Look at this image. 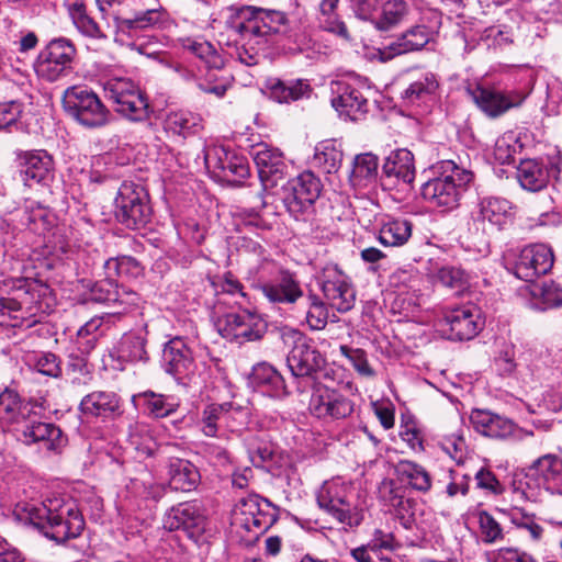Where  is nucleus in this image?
<instances>
[{
    "label": "nucleus",
    "mask_w": 562,
    "mask_h": 562,
    "mask_svg": "<svg viewBox=\"0 0 562 562\" xmlns=\"http://www.w3.org/2000/svg\"><path fill=\"white\" fill-rule=\"evenodd\" d=\"M248 454L251 463L260 468L272 458L273 448L267 441L251 439L248 441Z\"/></svg>",
    "instance_id": "nucleus-59"
},
{
    "label": "nucleus",
    "mask_w": 562,
    "mask_h": 562,
    "mask_svg": "<svg viewBox=\"0 0 562 562\" xmlns=\"http://www.w3.org/2000/svg\"><path fill=\"white\" fill-rule=\"evenodd\" d=\"M470 420L477 432L491 438H507L516 428L510 419L485 409H473Z\"/></svg>",
    "instance_id": "nucleus-31"
},
{
    "label": "nucleus",
    "mask_w": 562,
    "mask_h": 562,
    "mask_svg": "<svg viewBox=\"0 0 562 562\" xmlns=\"http://www.w3.org/2000/svg\"><path fill=\"white\" fill-rule=\"evenodd\" d=\"M537 294L542 299L546 308L562 306V286L557 282H543Z\"/></svg>",
    "instance_id": "nucleus-62"
},
{
    "label": "nucleus",
    "mask_w": 562,
    "mask_h": 562,
    "mask_svg": "<svg viewBox=\"0 0 562 562\" xmlns=\"http://www.w3.org/2000/svg\"><path fill=\"white\" fill-rule=\"evenodd\" d=\"M379 501L401 520L405 528H411L414 516V501L406 496V487L393 479H384L378 488Z\"/></svg>",
    "instance_id": "nucleus-21"
},
{
    "label": "nucleus",
    "mask_w": 562,
    "mask_h": 562,
    "mask_svg": "<svg viewBox=\"0 0 562 562\" xmlns=\"http://www.w3.org/2000/svg\"><path fill=\"white\" fill-rule=\"evenodd\" d=\"M215 326L223 338L239 345L261 339L267 330L262 317L248 310L226 313L217 318Z\"/></svg>",
    "instance_id": "nucleus-11"
},
{
    "label": "nucleus",
    "mask_w": 562,
    "mask_h": 562,
    "mask_svg": "<svg viewBox=\"0 0 562 562\" xmlns=\"http://www.w3.org/2000/svg\"><path fill=\"white\" fill-rule=\"evenodd\" d=\"M379 160L372 153L356 156L350 181L353 187H367L378 175Z\"/></svg>",
    "instance_id": "nucleus-45"
},
{
    "label": "nucleus",
    "mask_w": 562,
    "mask_h": 562,
    "mask_svg": "<svg viewBox=\"0 0 562 562\" xmlns=\"http://www.w3.org/2000/svg\"><path fill=\"white\" fill-rule=\"evenodd\" d=\"M490 562H537L530 554L515 548H501L493 553Z\"/></svg>",
    "instance_id": "nucleus-64"
},
{
    "label": "nucleus",
    "mask_w": 562,
    "mask_h": 562,
    "mask_svg": "<svg viewBox=\"0 0 562 562\" xmlns=\"http://www.w3.org/2000/svg\"><path fill=\"white\" fill-rule=\"evenodd\" d=\"M434 32L426 25H416L396 41L390 43L380 53L383 59L422 49L432 38Z\"/></svg>",
    "instance_id": "nucleus-32"
},
{
    "label": "nucleus",
    "mask_w": 562,
    "mask_h": 562,
    "mask_svg": "<svg viewBox=\"0 0 562 562\" xmlns=\"http://www.w3.org/2000/svg\"><path fill=\"white\" fill-rule=\"evenodd\" d=\"M269 90L270 97L280 103H290L308 98L312 92L311 85L305 79L289 81L276 79L270 82Z\"/></svg>",
    "instance_id": "nucleus-40"
},
{
    "label": "nucleus",
    "mask_w": 562,
    "mask_h": 562,
    "mask_svg": "<svg viewBox=\"0 0 562 562\" xmlns=\"http://www.w3.org/2000/svg\"><path fill=\"white\" fill-rule=\"evenodd\" d=\"M105 276L135 278L140 273V266L130 256L108 259L103 265Z\"/></svg>",
    "instance_id": "nucleus-51"
},
{
    "label": "nucleus",
    "mask_w": 562,
    "mask_h": 562,
    "mask_svg": "<svg viewBox=\"0 0 562 562\" xmlns=\"http://www.w3.org/2000/svg\"><path fill=\"white\" fill-rule=\"evenodd\" d=\"M435 280L443 286L461 292L468 286V276L457 267L443 266L435 273Z\"/></svg>",
    "instance_id": "nucleus-53"
},
{
    "label": "nucleus",
    "mask_w": 562,
    "mask_h": 562,
    "mask_svg": "<svg viewBox=\"0 0 562 562\" xmlns=\"http://www.w3.org/2000/svg\"><path fill=\"white\" fill-rule=\"evenodd\" d=\"M13 513L19 521L34 527L57 543L77 538L85 528L82 514L70 499L55 497L44 502H19Z\"/></svg>",
    "instance_id": "nucleus-1"
},
{
    "label": "nucleus",
    "mask_w": 562,
    "mask_h": 562,
    "mask_svg": "<svg viewBox=\"0 0 562 562\" xmlns=\"http://www.w3.org/2000/svg\"><path fill=\"white\" fill-rule=\"evenodd\" d=\"M443 321L449 326L450 337L457 340L474 338L482 328L479 310L467 304L451 308L445 313Z\"/></svg>",
    "instance_id": "nucleus-23"
},
{
    "label": "nucleus",
    "mask_w": 562,
    "mask_h": 562,
    "mask_svg": "<svg viewBox=\"0 0 562 562\" xmlns=\"http://www.w3.org/2000/svg\"><path fill=\"white\" fill-rule=\"evenodd\" d=\"M434 178L422 187V195L431 206L452 210L459 205L461 195L472 181L471 171L459 167L452 160L439 162L434 168Z\"/></svg>",
    "instance_id": "nucleus-2"
},
{
    "label": "nucleus",
    "mask_w": 562,
    "mask_h": 562,
    "mask_svg": "<svg viewBox=\"0 0 562 562\" xmlns=\"http://www.w3.org/2000/svg\"><path fill=\"white\" fill-rule=\"evenodd\" d=\"M120 408V398L114 392L94 391L82 397L80 414L87 419L112 418Z\"/></svg>",
    "instance_id": "nucleus-28"
},
{
    "label": "nucleus",
    "mask_w": 562,
    "mask_h": 562,
    "mask_svg": "<svg viewBox=\"0 0 562 562\" xmlns=\"http://www.w3.org/2000/svg\"><path fill=\"white\" fill-rule=\"evenodd\" d=\"M438 86L434 74L423 72L409 82L408 87L403 91L402 98L407 104L419 105L435 94Z\"/></svg>",
    "instance_id": "nucleus-41"
},
{
    "label": "nucleus",
    "mask_w": 562,
    "mask_h": 562,
    "mask_svg": "<svg viewBox=\"0 0 562 562\" xmlns=\"http://www.w3.org/2000/svg\"><path fill=\"white\" fill-rule=\"evenodd\" d=\"M162 359L166 371L178 380L188 378L194 371L192 351L180 337H175L165 345Z\"/></svg>",
    "instance_id": "nucleus-24"
},
{
    "label": "nucleus",
    "mask_w": 562,
    "mask_h": 562,
    "mask_svg": "<svg viewBox=\"0 0 562 562\" xmlns=\"http://www.w3.org/2000/svg\"><path fill=\"white\" fill-rule=\"evenodd\" d=\"M441 449L458 463L464 458L467 445L461 435L452 434L445 436L440 441Z\"/></svg>",
    "instance_id": "nucleus-61"
},
{
    "label": "nucleus",
    "mask_w": 562,
    "mask_h": 562,
    "mask_svg": "<svg viewBox=\"0 0 562 562\" xmlns=\"http://www.w3.org/2000/svg\"><path fill=\"white\" fill-rule=\"evenodd\" d=\"M288 19L281 11L263 10L256 8L254 22L250 23V33L252 34V49L255 45L265 46L271 34L280 33L285 29Z\"/></svg>",
    "instance_id": "nucleus-29"
},
{
    "label": "nucleus",
    "mask_w": 562,
    "mask_h": 562,
    "mask_svg": "<svg viewBox=\"0 0 562 562\" xmlns=\"http://www.w3.org/2000/svg\"><path fill=\"white\" fill-rule=\"evenodd\" d=\"M66 113L80 125L88 128L104 126L110 121V112L99 97L82 86H72L63 94Z\"/></svg>",
    "instance_id": "nucleus-4"
},
{
    "label": "nucleus",
    "mask_w": 562,
    "mask_h": 562,
    "mask_svg": "<svg viewBox=\"0 0 562 562\" xmlns=\"http://www.w3.org/2000/svg\"><path fill=\"white\" fill-rule=\"evenodd\" d=\"M250 383L271 396L285 394V384L282 375L267 362L258 363L252 368Z\"/></svg>",
    "instance_id": "nucleus-38"
},
{
    "label": "nucleus",
    "mask_w": 562,
    "mask_h": 562,
    "mask_svg": "<svg viewBox=\"0 0 562 562\" xmlns=\"http://www.w3.org/2000/svg\"><path fill=\"white\" fill-rule=\"evenodd\" d=\"M226 413V405H207L201 414V431L207 437H215L218 430V423L225 417Z\"/></svg>",
    "instance_id": "nucleus-52"
},
{
    "label": "nucleus",
    "mask_w": 562,
    "mask_h": 562,
    "mask_svg": "<svg viewBox=\"0 0 562 562\" xmlns=\"http://www.w3.org/2000/svg\"><path fill=\"white\" fill-rule=\"evenodd\" d=\"M408 11V4L404 0L383 1L374 24L381 31H389L400 24Z\"/></svg>",
    "instance_id": "nucleus-47"
},
{
    "label": "nucleus",
    "mask_w": 562,
    "mask_h": 562,
    "mask_svg": "<svg viewBox=\"0 0 562 562\" xmlns=\"http://www.w3.org/2000/svg\"><path fill=\"white\" fill-rule=\"evenodd\" d=\"M342 161V150L335 139L318 143L313 156V165L326 173L336 172Z\"/></svg>",
    "instance_id": "nucleus-43"
},
{
    "label": "nucleus",
    "mask_w": 562,
    "mask_h": 562,
    "mask_svg": "<svg viewBox=\"0 0 562 562\" xmlns=\"http://www.w3.org/2000/svg\"><path fill=\"white\" fill-rule=\"evenodd\" d=\"M167 473L168 485L172 491L189 493L194 491L201 482L198 468L184 459H171L167 467Z\"/></svg>",
    "instance_id": "nucleus-33"
},
{
    "label": "nucleus",
    "mask_w": 562,
    "mask_h": 562,
    "mask_svg": "<svg viewBox=\"0 0 562 562\" xmlns=\"http://www.w3.org/2000/svg\"><path fill=\"white\" fill-rule=\"evenodd\" d=\"M254 13L256 7H229L223 11L225 25L236 36V42L252 46L250 23L254 22Z\"/></svg>",
    "instance_id": "nucleus-34"
},
{
    "label": "nucleus",
    "mask_w": 562,
    "mask_h": 562,
    "mask_svg": "<svg viewBox=\"0 0 562 562\" xmlns=\"http://www.w3.org/2000/svg\"><path fill=\"white\" fill-rule=\"evenodd\" d=\"M383 172L405 184L412 183L416 175L414 155L405 148L393 151L383 165Z\"/></svg>",
    "instance_id": "nucleus-36"
},
{
    "label": "nucleus",
    "mask_w": 562,
    "mask_h": 562,
    "mask_svg": "<svg viewBox=\"0 0 562 562\" xmlns=\"http://www.w3.org/2000/svg\"><path fill=\"white\" fill-rule=\"evenodd\" d=\"M18 430L24 443H41L48 451L60 452L67 443V437L61 429L52 423L30 420L27 418Z\"/></svg>",
    "instance_id": "nucleus-22"
},
{
    "label": "nucleus",
    "mask_w": 562,
    "mask_h": 562,
    "mask_svg": "<svg viewBox=\"0 0 562 562\" xmlns=\"http://www.w3.org/2000/svg\"><path fill=\"white\" fill-rule=\"evenodd\" d=\"M98 9L106 13L109 9L128 2L133 8L130 14L116 16L119 27L122 30H146L164 27L169 22V13L160 5L158 0H95Z\"/></svg>",
    "instance_id": "nucleus-6"
},
{
    "label": "nucleus",
    "mask_w": 562,
    "mask_h": 562,
    "mask_svg": "<svg viewBox=\"0 0 562 562\" xmlns=\"http://www.w3.org/2000/svg\"><path fill=\"white\" fill-rule=\"evenodd\" d=\"M516 177L522 189L537 192L547 187L549 170L547 166L536 159H525L520 161Z\"/></svg>",
    "instance_id": "nucleus-37"
},
{
    "label": "nucleus",
    "mask_w": 562,
    "mask_h": 562,
    "mask_svg": "<svg viewBox=\"0 0 562 562\" xmlns=\"http://www.w3.org/2000/svg\"><path fill=\"white\" fill-rule=\"evenodd\" d=\"M333 108L351 121H358L368 112V99L351 82L347 80L333 81L330 85Z\"/></svg>",
    "instance_id": "nucleus-20"
},
{
    "label": "nucleus",
    "mask_w": 562,
    "mask_h": 562,
    "mask_svg": "<svg viewBox=\"0 0 562 562\" xmlns=\"http://www.w3.org/2000/svg\"><path fill=\"white\" fill-rule=\"evenodd\" d=\"M30 414V405L23 404L14 391L4 390L0 393V429L4 430L14 424L22 427Z\"/></svg>",
    "instance_id": "nucleus-35"
},
{
    "label": "nucleus",
    "mask_w": 562,
    "mask_h": 562,
    "mask_svg": "<svg viewBox=\"0 0 562 562\" xmlns=\"http://www.w3.org/2000/svg\"><path fill=\"white\" fill-rule=\"evenodd\" d=\"M260 289L272 303L292 304L303 295L299 282L286 270H281L274 280L265 282Z\"/></svg>",
    "instance_id": "nucleus-30"
},
{
    "label": "nucleus",
    "mask_w": 562,
    "mask_h": 562,
    "mask_svg": "<svg viewBox=\"0 0 562 562\" xmlns=\"http://www.w3.org/2000/svg\"><path fill=\"white\" fill-rule=\"evenodd\" d=\"M276 520L274 508L267 499L256 494L241 498L235 505L232 515L233 527L237 531H246L248 542L257 540Z\"/></svg>",
    "instance_id": "nucleus-3"
},
{
    "label": "nucleus",
    "mask_w": 562,
    "mask_h": 562,
    "mask_svg": "<svg viewBox=\"0 0 562 562\" xmlns=\"http://www.w3.org/2000/svg\"><path fill=\"white\" fill-rule=\"evenodd\" d=\"M319 284L327 303L338 312H348L356 300L349 278L337 266H326Z\"/></svg>",
    "instance_id": "nucleus-16"
},
{
    "label": "nucleus",
    "mask_w": 562,
    "mask_h": 562,
    "mask_svg": "<svg viewBox=\"0 0 562 562\" xmlns=\"http://www.w3.org/2000/svg\"><path fill=\"white\" fill-rule=\"evenodd\" d=\"M321 190V181L313 172H302L284 188L283 201L288 211L294 217H300L313 206Z\"/></svg>",
    "instance_id": "nucleus-14"
},
{
    "label": "nucleus",
    "mask_w": 562,
    "mask_h": 562,
    "mask_svg": "<svg viewBox=\"0 0 562 562\" xmlns=\"http://www.w3.org/2000/svg\"><path fill=\"white\" fill-rule=\"evenodd\" d=\"M313 392L308 409L313 416L324 420H342L355 412V402L336 389L321 383L311 386Z\"/></svg>",
    "instance_id": "nucleus-13"
},
{
    "label": "nucleus",
    "mask_w": 562,
    "mask_h": 562,
    "mask_svg": "<svg viewBox=\"0 0 562 562\" xmlns=\"http://www.w3.org/2000/svg\"><path fill=\"white\" fill-rule=\"evenodd\" d=\"M251 156L258 169V176L265 191L273 189L284 179L286 165L283 154L266 143L251 148Z\"/></svg>",
    "instance_id": "nucleus-18"
},
{
    "label": "nucleus",
    "mask_w": 562,
    "mask_h": 562,
    "mask_svg": "<svg viewBox=\"0 0 562 562\" xmlns=\"http://www.w3.org/2000/svg\"><path fill=\"white\" fill-rule=\"evenodd\" d=\"M164 528L170 531L183 530L195 542L206 528V518L198 502H184L171 507L164 516Z\"/></svg>",
    "instance_id": "nucleus-15"
},
{
    "label": "nucleus",
    "mask_w": 562,
    "mask_h": 562,
    "mask_svg": "<svg viewBox=\"0 0 562 562\" xmlns=\"http://www.w3.org/2000/svg\"><path fill=\"white\" fill-rule=\"evenodd\" d=\"M232 155V151L226 150L222 146H211L204 150V162L209 170L214 172L222 171L225 169V165L228 162V159Z\"/></svg>",
    "instance_id": "nucleus-58"
},
{
    "label": "nucleus",
    "mask_w": 562,
    "mask_h": 562,
    "mask_svg": "<svg viewBox=\"0 0 562 562\" xmlns=\"http://www.w3.org/2000/svg\"><path fill=\"white\" fill-rule=\"evenodd\" d=\"M203 128L202 117L189 110L171 111L165 119V130L183 138L196 134Z\"/></svg>",
    "instance_id": "nucleus-39"
},
{
    "label": "nucleus",
    "mask_w": 562,
    "mask_h": 562,
    "mask_svg": "<svg viewBox=\"0 0 562 562\" xmlns=\"http://www.w3.org/2000/svg\"><path fill=\"white\" fill-rule=\"evenodd\" d=\"M105 98L116 112L132 121H142L148 116V103L139 88L127 78H111L103 85Z\"/></svg>",
    "instance_id": "nucleus-10"
},
{
    "label": "nucleus",
    "mask_w": 562,
    "mask_h": 562,
    "mask_svg": "<svg viewBox=\"0 0 562 562\" xmlns=\"http://www.w3.org/2000/svg\"><path fill=\"white\" fill-rule=\"evenodd\" d=\"M91 295L97 302L122 306V310L115 312V314L126 312L128 308L136 306L139 301L136 292L119 286L113 277L109 276L94 283L91 288Z\"/></svg>",
    "instance_id": "nucleus-27"
},
{
    "label": "nucleus",
    "mask_w": 562,
    "mask_h": 562,
    "mask_svg": "<svg viewBox=\"0 0 562 562\" xmlns=\"http://www.w3.org/2000/svg\"><path fill=\"white\" fill-rule=\"evenodd\" d=\"M113 318L112 314L94 316L81 326L78 330L79 348L85 352H90L94 348L98 337L103 333L102 327L109 328Z\"/></svg>",
    "instance_id": "nucleus-48"
},
{
    "label": "nucleus",
    "mask_w": 562,
    "mask_h": 562,
    "mask_svg": "<svg viewBox=\"0 0 562 562\" xmlns=\"http://www.w3.org/2000/svg\"><path fill=\"white\" fill-rule=\"evenodd\" d=\"M339 0H321L319 2V21L326 31L335 33L344 38L348 37L347 26L340 21L336 14V8Z\"/></svg>",
    "instance_id": "nucleus-50"
},
{
    "label": "nucleus",
    "mask_w": 562,
    "mask_h": 562,
    "mask_svg": "<svg viewBox=\"0 0 562 562\" xmlns=\"http://www.w3.org/2000/svg\"><path fill=\"white\" fill-rule=\"evenodd\" d=\"M340 352L351 362L355 370L362 376L371 378L374 371L369 364L367 353L362 349H352L348 346H340Z\"/></svg>",
    "instance_id": "nucleus-57"
},
{
    "label": "nucleus",
    "mask_w": 562,
    "mask_h": 562,
    "mask_svg": "<svg viewBox=\"0 0 562 562\" xmlns=\"http://www.w3.org/2000/svg\"><path fill=\"white\" fill-rule=\"evenodd\" d=\"M144 398L147 413L155 418H162L175 413L179 406L178 402L170 396L156 394L151 391L138 395Z\"/></svg>",
    "instance_id": "nucleus-49"
},
{
    "label": "nucleus",
    "mask_w": 562,
    "mask_h": 562,
    "mask_svg": "<svg viewBox=\"0 0 562 562\" xmlns=\"http://www.w3.org/2000/svg\"><path fill=\"white\" fill-rule=\"evenodd\" d=\"M401 481H406L412 488L426 493L431 488V476L426 469L413 461L401 460L394 467Z\"/></svg>",
    "instance_id": "nucleus-42"
},
{
    "label": "nucleus",
    "mask_w": 562,
    "mask_h": 562,
    "mask_svg": "<svg viewBox=\"0 0 562 562\" xmlns=\"http://www.w3.org/2000/svg\"><path fill=\"white\" fill-rule=\"evenodd\" d=\"M293 347L286 363L293 378L297 381V390L304 392L316 384L314 374L323 367L325 359L313 346L312 339L297 330L291 331Z\"/></svg>",
    "instance_id": "nucleus-7"
},
{
    "label": "nucleus",
    "mask_w": 562,
    "mask_h": 562,
    "mask_svg": "<svg viewBox=\"0 0 562 562\" xmlns=\"http://www.w3.org/2000/svg\"><path fill=\"white\" fill-rule=\"evenodd\" d=\"M29 293L19 288L13 296H3L0 293V315H9L18 318L12 313L19 312L27 303Z\"/></svg>",
    "instance_id": "nucleus-60"
},
{
    "label": "nucleus",
    "mask_w": 562,
    "mask_h": 562,
    "mask_svg": "<svg viewBox=\"0 0 562 562\" xmlns=\"http://www.w3.org/2000/svg\"><path fill=\"white\" fill-rule=\"evenodd\" d=\"M116 220L128 228L148 223L151 215L149 196L145 188L134 182H123L114 199Z\"/></svg>",
    "instance_id": "nucleus-8"
},
{
    "label": "nucleus",
    "mask_w": 562,
    "mask_h": 562,
    "mask_svg": "<svg viewBox=\"0 0 562 562\" xmlns=\"http://www.w3.org/2000/svg\"><path fill=\"white\" fill-rule=\"evenodd\" d=\"M412 236V223L407 220H389L379 231V241L387 247H400Z\"/></svg>",
    "instance_id": "nucleus-44"
},
{
    "label": "nucleus",
    "mask_w": 562,
    "mask_h": 562,
    "mask_svg": "<svg viewBox=\"0 0 562 562\" xmlns=\"http://www.w3.org/2000/svg\"><path fill=\"white\" fill-rule=\"evenodd\" d=\"M308 310L306 322L311 329L321 330L325 328L328 319V310L325 303L313 293L307 295Z\"/></svg>",
    "instance_id": "nucleus-54"
},
{
    "label": "nucleus",
    "mask_w": 562,
    "mask_h": 562,
    "mask_svg": "<svg viewBox=\"0 0 562 562\" xmlns=\"http://www.w3.org/2000/svg\"><path fill=\"white\" fill-rule=\"evenodd\" d=\"M471 218L476 229L485 234L501 232L513 223L514 205L505 198L483 196L472 209Z\"/></svg>",
    "instance_id": "nucleus-12"
},
{
    "label": "nucleus",
    "mask_w": 562,
    "mask_h": 562,
    "mask_svg": "<svg viewBox=\"0 0 562 562\" xmlns=\"http://www.w3.org/2000/svg\"><path fill=\"white\" fill-rule=\"evenodd\" d=\"M76 53V47L70 40L53 38L35 59L34 70L37 77L54 82L67 76L72 70Z\"/></svg>",
    "instance_id": "nucleus-9"
},
{
    "label": "nucleus",
    "mask_w": 562,
    "mask_h": 562,
    "mask_svg": "<svg viewBox=\"0 0 562 562\" xmlns=\"http://www.w3.org/2000/svg\"><path fill=\"white\" fill-rule=\"evenodd\" d=\"M353 490L340 480L325 482L317 493L318 506L339 524L357 527L363 520V512L352 502Z\"/></svg>",
    "instance_id": "nucleus-5"
},
{
    "label": "nucleus",
    "mask_w": 562,
    "mask_h": 562,
    "mask_svg": "<svg viewBox=\"0 0 562 562\" xmlns=\"http://www.w3.org/2000/svg\"><path fill=\"white\" fill-rule=\"evenodd\" d=\"M18 160L27 186H32V182L46 183L53 178L54 164L46 151H21L18 154Z\"/></svg>",
    "instance_id": "nucleus-26"
},
{
    "label": "nucleus",
    "mask_w": 562,
    "mask_h": 562,
    "mask_svg": "<svg viewBox=\"0 0 562 562\" xmlns=\"http://www.w3.org/2000/svg\"><path fill=\"white\" fill-rule=\"evenodd\" d=\"M183 47L199 58L204 59L209 65L218 67L222 63L214 46L209 42L188 38L184 41Z\"/></svg>",
    "instance_id": "nucleus-55"
},
{
    "label": "nucleus",
    "mask_w": 562,
    "mask_h": 562,
    "mask_svg": "<svg viewBox=\"0 0 562 562\" xmlns=\"http://www.w3.org/2000/svg\"><path fill=\"white\" fill-rule=\"evenodd\" d=\"M480 530L485 543H494L503 539V529L496 519L487 512L479 513Z\"/></svg>",
    "instance_id": "nucleus-56"
},
{
    "label": "nucleus",
    "mask_w": 562,
    "mask_h": 562,
    "mask_svg": "<svg viewBox=\"0 0 562 562\" xmlns=\"http://www.w3.org/2000/svg\"><path fill=\"white\" fill-rule=\"evenodd\" d=\"M473 102L490 117H498L513 108L519 106L527 93L520 90L501 91L476 87L469 91Z\"/></svg>",
    "instance_id": "nucleus-17"
},
{
    "label": "nucleus",
    "mask_w": 562,
    "mask_h": 562,
    "mask_svg": "<svg viewBox=\"0 0 562 562\" xmlns=\"http://www.w3.org/2000/svg\"><path fill=\"white\" fill-rule=\"evenodd\" d=\"M539 486L551 494L562 495V460L555 454H543L528 469Z\"/></svg>",
    "instance_id": "nucleus-25"
},
{
    "label": "nucleus",
    "mask_w": 562,
    "mask_h": 562,
    "mask_svg": "<svg viewBox=\"0 0 562 562\" xmlns=\"http://www.w3.org/2000/svg\"><path fill=\"white\" fill-rule=\"evenodd\" d=\"M146 338L143 333H127L123 335L117 346L119 359L125 362H140L147 360Z\"/></svg>",
    "instance_id": "nucleus-46"
},
{
    "label": "nucleus",
    "mask_w": 562,
    "mask_h": 562,
    "mask_svg": "<svg viewBox=\"0 0 562 562\" xmlns=\"http://www.w3.org/2000/svg\"><path fill=\"white\" fill-rule=\"evenodd\" d=\"M383 1L384 0H351V8L357 18L374 23Z\"/></svg>",
    "instance_id": "nucleus-63"
},
{
    "label": "nucleus",
    "mask_w": 562,
    "mask_h": 562,
    "mask_svg": "<svg viewBox=\"0 0 562 562\" xmlns=\"http://www.w3.org/2000/svg\"><path fill=\"white\" fill-rule=\"evenodd\" d=\"M554 256L551 247L546 244H533L521 249L515 263V274L531 282L548 273L553 266Z\"/></svg>",
    "instance_id": "nucleus-19"
}]
</instances>
